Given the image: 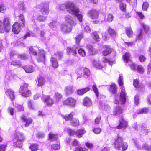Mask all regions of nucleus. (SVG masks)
<instances>
[{
	"mask_svg": "<svg viewBox=\"0 0 151 151\" xmlns=\"http://www.w3.org/2000/svg\"><path fill=\"white\" fill-rule=\"evenodd\" d=\"M65 8L67 12L71 14H75L79 11L78 9L74 3L68 2L65 4H63L60 7V9L63 10Z\"/></svg>",
	"mask_w": 151,
	"mask_h": 151,
	"instance_id": "obj_1",
	"label": "nucleus"
},
{
	"mask_svg": "<svg viewBox=\"0 0 151 151\" xmlns=\"http://www.w3.org/2000/svg\"><path fill=\"white\" fill-rule=\"evenodd\" d=\"M38 50L39 52L38 53L39 57L37 58V60L39 62L44 61L45 59L44 51L42 50H40L37 47H31L29 48V52L33 55H36L37 54V51Z\"/></svg>",
	"mask_w": 151,
	"mask_h": 151,
	"instance_id": "obj_2",
	"label": "nucleus"
},
{
	"mask_svg": "<svg viewBox=\"0 0 151 151\" xmlns=\"http://www.w3.org/2000/svg\"><path fill=\"white\" fill-rule=\"evenodd\" d=\"M10 29V24L9 18H4L3 21L0 19V33H3L5 31L8 32Z\"/></svg>",
	"mask_w": 151,
	"mask_h": 151,
	"instance_id": "obj_3",
	"label": "nucleus"
},
{
	"mask_svg": "<svg viewBox=\"0 0 151 151\" xmlns=\"http://www.w3.org/2000/svg\"><path fill=\"white\" fill-rule=\"evenodd\" d=\"M123 77L121 76H119L118 80V82L119 85L121 86L120 88L121 91L120 93V97L119 99V101L122 104H124L126 102V93H125V90L124 87L123 86Z\"/></svg>",
	"mask_w": 151,
	"mask_h": 151,
	"instance_id": "obj_4",
	"label": "nucleus"
},
{
	"mask_svg": "<svg viewBox=\"0 0 151 151\" xmlns=\"http://www.w3.org/2000/svg\"><path fill=\"white\" fill-rule=\"evenodd\" d=\"M115 142L114 143L115 147L116 149H119L122 145V149L123 150H126L128 147L127 143L126 142L122 143V137L119 136L118 135L116 139H115Z\"/></svg>",
	"mask_w": 151,
	"mask_h": 151,
	"instance_id": "obj_5",
	"label": "nucleus"
},
{
	"mask_svg": "<svg viewBox=\"0 0 151 151\" xmlns=\"http://www.w3.org/2000/svg\"><path fill=\"white\" fill-rule=\"evenodd\" d=\"M29 85L27 83H24L21 86L19 89V92L21 95L24 97H28L31 94V91L28 89Z\"/></svg>",
	"mask_w": 151,
	"mask_h": 151,
	"instance_id": "obj_6",
	"label": "nucleus"
},
{
	"mask_svg": "<svg viewBox=\"0 0 151 151\" xmlns=\"http://www.w3.org/2000/svg\"><path fill=\"white\" fill-rule=\"evenodd\" d=\"M64 19L67 24L72 26H75L77 24V23L74 20L73 17L69 15H67L65 16Z\"/></svg>",
	"mask_w": 151,
	"mask_h": 151,
	"instance_id": "obj_7",
	"label": "nucleus"
},
{
	"mask_svg": "<svg viewBox=\"0 0 151 151\" xmlns=\"http://www.w3.org/2000/svg\"><path fill=\"white\" fill-rule=\"evenodd\" d=\"M73 26L67 24H63L60 26L61 31L63 33H69L72 30Z\"/></svg>",
	"mask_w": 151,
	"mask_h": 151,
	"instance_id": "obj_8",
	"label": "nucleus"
},
{
	"mask_svg": "<svg viewBox=\"0 0 151 151\" xmlns=\"http://www.w3.org/2000/svg\"><path fill=\"white\" fill-rule=\"evenodd\" d=\"M76 102V100L74 98L70 97L68 98L65 100L63 101L64 104L68 105L70 107H74Z\"/></svg>",
	"mask_w": 151,
	"mask_h": 151,
	"instance_id": "obj_9",
	"label": "nucleus"
},
{
	"mask_svg": "<svg viewBox=\"0 0 151 151\" xmlns=\"http://www.w3.org/2000/svg\"><path fill=\"white\" fill-rule=\"evenodd\" d=\"M24 26L22 24L21 25L19 23L15 22L12 26V31L14 33L18 34L20 31L21 27Z\"/></svg>",
	"mask_w": 151,
	"mask_h": 151,
	"instance_id": "obj_10",
	"label": "nucleus"
},
{
	"mask_svg": "<svg viewBox=\"0 0 151 151\" xmlns=\"http://www.w3.org/2000/svg\"><path fill=\"white\" fill-rule=\"evenodd\" d=\"M128 126L127 122L122 117L119 119V125L116 127V128L118 129H120L122 127L126 128Z\"/></svg>",
	"mask_w": 151,
	"mask_h": 151,
	"instance_id": "obj_11",
	"label": "nucleus"
},
{
	"mask_svg": "<svg viewBox=\"0 0 151 151\" xmlns=\"http://www.w3.org/2000/svg\"><path fill=\"white\" fill-rule=\"evenodd\" d=\"M41 6L42 14L43 15H47L49 13L48 4L47 3L42 4H41Z\"/></svg>",
	"mask_w": 151,
	"mask_h": 151,
	"instance_id": "obj_12",
	"label": "nucleus"
},
{
	"mask_svg": "<svg viewBox=\"0 0 151 151\" xmlns=\"http://www.w3.org/2000/svg\"><path fill=\"white\" fill-rule=\"evenodd\" d=\"M42 98V101L49 106H51L53 103V100L49 96H43Z\"/></svg>",
	"mask_w": 151,
	"mask_h": 151,
	"instance_id": "obj_13",
	"label": "nucleus"
},
{
	"mask_svg": "<svg viewBox=\"0 0 151 151\" xmlns=\"http://www.w3.org/2000/svg\"><path fill=\"white\" fill-rule=\"evenodd\" d=\"M88 16L91 19H95L97 18L99 13L95 10H91L88 12Z\"/></svg>",
	"mask_w": 151,
	"mask_h": 151,
	"instance_id": "obj_14",
	"label": "nucleus"
},
{
	"mask_svg": "<svg viewBox=\"0 0 151 151\" xmlns=\"http://www.w3.org/2000/svg\"><path fill=\"white\" fill-rule=\"evenodd\" d=\"M86 48L90 55H93L97 53V50L95 47L91 45H88L86 46Z\"/></svg>",
	"mask_w": 151,
	"mask_h": 151,
	"instance_id": "obj_15",
	"label": "nucleus"
},
{
	"mask_svg": "<svg viewBox=\"0 0 151 151\" xmlns=\"http://www.w3.org/2000/svg\"><path fill=\"white\" fill-rule=\"evenodd\" d=\"M22 120L25 123V126L27 127L29 126L32 122V120L31 118H26L24 115H22L21 116Z\"/></svg>",
	"mask_w": 151,
	"mask_h": 151,
	"instance_id": "obj_16",
	"label": "nucleus"
},
{
	"mask_svg": "<svg viewBox=\"0 0 151 151\" xmlns=\"http://www.w3.org/2000/svg\"><path fill=\"white\" fill-rule=\"evenodd\" d=\"M77 49V47L74 46L73 47H68L67 49V53L68 54H72L73 55H75L77 53L76 49Z\"/></svg>",
	"mask_w": 151,
	"mask_h": 151,
	"instance_id": "obj_17",
	"label": "nucleus"
},
{
	"mask_svg": "<svg viewBox=\"0 0 151 151\" xmlns=\"http://www.w3.org/2000/svg\"><path fill=\"white\" fill-rule=\"evenodd\" d=\"M92 103L91 100L87 97L84 98L83 99V103L85 106H89L92 105Z\"/></svg>",
	"mask_w": 151,
	"mask_h": 151,
	"instance_id": "obj_18",
	"label": "nucleus"
},
{
	"mask_svg": "<svg viewBox=\"0 0 151 151\" xmlns=\"http://www.w3.org/2000/svg\"><path fill=\"white\" fill-rule=\"evenodd\" d=\"M102 47L104 50L103 52V54L104 55H107L111 52V49L109 46L104 45Z\"/></svg>",
	"mask_w": 151,
	"mask_h": 151,
	"instance_id": "obj_19",
	"label": "nucleus"
},
{
	"mask_svg": "<svg viewBox=\"0 0 151 151\" xmlns=\"http://www.w3.org/2000/svg\"><path fill=\"white\" fill-rule=\"evenodd\" d=\"M25 139L24 134L20 132H17L16 134L15 139L21 142H23Z\"/></svg>",
	"mask_w": 151,
	"mask_h": 151,
	"instance_id": "obj_20",
	"label": "nucleus"
},
{
	"mask_svg": "<svg viewBox=\"0 0 151 151\" xmlns=\"http://www.w3.org/2000/svg\"><path fill=\"white\" fill-rule=\"evenodd\" d=\"M6 94L9 96L11 100H13L14 98V92L11 89H8L5 91Z\"/></svg>",
	"mask_w": 151,
	"mask_h": 151,
	"instance_id": "obj_21",
	"label": "nucleus"
},
{
	"mask_svg": "<svg viewBox=\"0 0 151 151\" xmlns=\"http://www.w3.org/2000/svg\"><path fill=\"white\" fill-rule=\"evenodd\" d=\"M28 108L31 110H34L37 108V106L33 103L32 101L29 100L28 101Z\"/></svg>",
	"mask_w": 151,
	"mask_h": 151,
	"instance_id": "obj_22",
	"label": "nucleus"
},
{
	"mask_svg": "<svg viewBox=\"0 0 151 151\" xmlns=\"http://www.w3.org/2000/svg\"><path fill=\"white\" fill-rule=\"evenodd\" d=\"M23 68L27 73H31L34 70V67L31 65H27L23 67Z\"/></svg>",
	"mask_w": 151,
	"mask_h": 151,
	"instance_id": "obj_23",
	"label": "nucleus"
},
{
	"mask_svg": "<svg viewBox=\"0 0 151 151\" xmlns=\"http://www.w3.org/2000/svg\"><path fill=\"white\" fill-rule=\"evenodd\" d=\"M74 91L73 87L72 86H68L65 88V92L67 95L72 94Z\"/></svg>",
	"mask_w": 151,
	"mask_h": 151,
	"instance_id": "obj_24",
	"label": "nucleus"
},
{
	"mask_svg": "<svg viewBox=\"0 0 151 151\" xmlns=\"http://www.w3.org/2000/svg\"><path fill=\"white\" fill-rule=\"evenodd\" d=\"M18 9L24 12L26 11V8L25 6L24 3L22 1L19 2L18 4Z\"/></svg>",
	"mask_w": 151,
	"mask_h": 151,
	"instance_id": "obj_25",
	"label": "nucleus"
},
{
	"mask_svg": "<svg viewBox=\"0 0 151 151\" xmlns=\"http://www.w3.org/2000/svg\"><path fill=\"white\" fill-rule=\"evenodd\" d=\"M90 90V88L88 87H87L82 89L77 90V93L79 95H82L84 94Z\"/></svg>",
	"mask_w": 151,
	"mask_h": 151,
	"instance_id": "obj_26",
	"label": "nucleus"
},
{
	"mask_svg": "<svg viewBox=\"0 0 151 151\" xmlns=\"http://www.w3.org/2000/svg\"><path fill=\"white\" fill-rule=\"evenodd\" d=\"M14 78V76L12 75L10 73H6L5 76L6 80L9 81H13Z\"/></svg>",
	"mask_w": 151,
	"mask_h": 151,
	"instance_id": "obj_27",
	"label": "nucleus"
},
{
	"mask_svg": "<svg viewBox=\"0 0 151 151\" xmlns=\"http://www.w3.org/2000/svg\"><path fill=\"white\" fill-rule=\"evenodd\" d=\"M131 55L129 53H126L122 56L124 61L126 62H128L129 61L131 62L130 59Z\"/></svg>",
	"mask_w": 151,
	"mask_h": 151,
	"instance_id": "obj_28",
	"label": "nucleus"
},
{
	"mask_svg": "<svg viewBox=\"0 0 151 151\" xmlns=\"http://www.w3.org/2000/svg\"><path fill=\"white\" fill-rule=\"evenodd\" d=\"M74 115V113L73 112H72L68 115H62V116L65 120H70Z\"/></svg>",
	"mask_w": 151,
	"mask_h": 151,
	"instance_id": "obj_29",
	"label": "nucleus"
},
{
	"mask_svg": "<svg viewBox=\"0 0 151 151\" xmlns=\"http://www.w3.org/2000/svg\"><path fill=\"white\" fill-rule=\"evenodd\" d=\"M138 150H139L142 149H145V150L150 151L151 150V147L150 146L147 145H144L142 147L140 145H138L137 146Z\"/></svg>",
	"mask_w": 151,
	"mask_h": 151,
	"instance_id": "obj_30",
	"label": "nucleus"
},
{
	"mask_svg": "<svg viewBox=\"0 0 151 151\" xmlns=\"http://www.w3.org/2000/svg\"><path fill=\"white\" fill-rule=\"evenodd\" d=\"M52 65L54 68H57L58 66V64L56 59H55L54 57H52L51 59Z\"/></svg>",
	"mask_w": 151,
	"mask_h": 151,
	"instance_id": "obj_31",
	"label": "nucleus"
},
{
	"mask_svg": "<svg viewBox=\"0 0 151 151\" xmlns=\"http://www.w3.org/2000/svg\"><path fill=\"white\" fill-rule=\"evenodd\" d=\"M62 95L60 93L57 92L55 93L54 98L56 101H59L62 98Z\"/></svg>",
	"mask_w": 151,
	"mask_h": 151,
	"instance_id": "obj_32",
	"label": "nucleus"
},
{
	"mask_svg": "<svg viewBox=\"0 0 151 151\" xmlns=\"http://www.w3.org/2000/svg\"><path fill=\"white\" fill-rule=\"evenodd\" d=\"M86 131L84 129H80L77 130L76 132V134L77 136L79 138L81 137L82 135L86 132Z\"/></svg>",
	"mask_w": 151,
	"mask_h": 151,
	"instance_id": "obj_33",
	"label": "nucleus"
},
{
	"mask_svg": "<svg viewBox=\"0 0 151 151\" xmlns=\"http://www.w3.org/2000/svg\"><path fill=\"white\" fill-rule=\"evenodd\" d=\"M58 136L57 135L50 132L49 134V139L51 141L56 140L57 139Z\"/></svg>",
	"mask_w": 151,
	"mask_h": 151,
	"instance_id": "obj_34",
	"label": "nucleus"
},
{
	"mask_svg": "<svg viewBox=\"0 0 151 151\" xmlns=\"http://www.w3.org/2000/svg\"><path fill=\"white\" fill-rule=\"evenodd\" d=\"M83 37V35L82 34H81L78 35L75 38L76 44L78 45L79 44L80 41Z\"/></svg>",
	"mask_w": 151,
	"mask_h": 151,
	"instance_id": "obj_35",
	"label": "nucleus"
},
{
	"mask_svg": "<svg viewBox=\"0 0 151 151\" xmlns=\"http://www.w3.org/2000/svg\"><path fill=\"white\" fill-rule=\"evenodd\" d=\"M114 18V17L112 14L109 13L108 14L106 17V20L109 22H112Z\"/></svg>",
	"mask_w": 151,
	"mask_h": 151,
	"instance_id": "obj_36",
	"label": "nucleus"
},
{
	"mask_svg": "<svg viewBox=\"0 0 151 151\" xmlns=\"http://www.w3.org/2000/svg\"><path fill=\"white\" fill-rule=\"evenodd\" d=\"M32 151H40L38 149V146L36 144H33L29 147Z\"/></svg>",
	"mask_w": 151,
	"mask_h": 151,
	"instance_id": "obj_37",
	"label": "nucleus"
},
{
	"mask_svg": "<svg viewBox=\"0 0 151 151\" xmlns=\"http://www.w3.org/2000/svg\"><path fill=\"white\" fill-rule=\"evenodd\" d=\"M23 142L17 140L16 141L14 142V146L20 148L22 147V143Z\"/></svg>",
	"mask_w": 151,
	"mask_h": 151,
	"instance_id": "obj_38",
	"label": "nucleus"
},
{
	"mask_svg": "<svg viewBox=\"0 0 151 151\" xmlns=\"http://www.w3.org/2000/svg\"><path fill=\"white\" fill-rule=\"evenodd\" d=\"M126 31L127 35L129 37H130L133 35V32L130 27L127 28Z\"/></svg>",
	"mask_w": 151,
	"mask_h": 151,
	"instance_id": "obj_39",
	"label": "nucleus"
},
{
	"mask_svg": "<svg viewBox=\"0 0 151 151\" xmlns=\"http://www.w3.org/2000/svg\"><path fill=\"white\" fill-rule=\"evenodd\" d=\"M40 36L42 39H48V35L46 33H45L44 30H41L40 31Z\"/></svg>",
	"mask_w": 151,
	"mask_h": 151,
	"instance_id": "obj_40",
	"label": "nucleus"
},
{
	"mask_svg": "<svg viewBox=\"0 0 151 151\" xmlns=\"http://www.w3.org/2000/svg\"><path fill=\"white\" fill-rule=\"evenodd\" d=\"M19 21H21V23H22V24L23 26L25 25V21L23 15L22 14L18 16Z\"/></svg>",
	"mask_w": 151,
	"mask_h": 151,
	"instance_id": "obj_41",
	"label": "nucleus"
},
{
	"mask_svg": "<svg viewBox=\"0 0 151 151\" xmlns=\"http://www.w3.org/2000/svg\"><path fill=\"white\" fill-rule=\"evenodd\" d=\"M14 106L19 111H22L24 110V108L23 106L19 104H18L15 103L14 104Z\"/></svg>",
	"mask_w": 151,
	"mask_h": 151,
	"instance_id": "obj_42",
	"label": "nucleus"
},
{
	"mask_svg": "<svg viewBox=\"0 0 151 151\" xmlns=\"http://www.w3.org/2000/svg\"><path fill=\"white\" fill-rule=\"evenodd\" d=\"M111 90L113 93H116L117 87L116 85L112 84L110 85Z\"/></svg>",
	"mask_w": 151,
	"mask_h": 151,
	"instance_id": "obj_43",
	"label": "nucleus"
},
{
	"mask_svg": "<svg viewBox=\"0 0 151 151\" xmlns=\"http://www.w3.org/2000/svg\"><path fill=\"white\" fill-rule=\"evenodd\" d=\"M78 10V12L76 13V14H73L76 15V16L77 17V18L78 20L79 21L81 22L82 21L83 16L82 14H78V12H79V9Z\"/></svg>",
	"mask_w": 151,
	"mask_h": 151,
	"instance_id": "obj_44",
	"label": "nucleus"
},
{
	"mask_svg": "<svg viewBox=\"0 0 151 151\" xmlns=\"http://www.w3.org/2000/svg\"><path fill=\"white\" fill-rule=\"evenodd\" d=\"M71 124L74 126H76L79 125V121L77 119H73L70 122Z\"/></svg>",
	"mask_w": 151,
	"mask_h": 151,
	"instance_id": "obj_45",
	"label": "nucleus"
},
{
	"mask_svg": "<svg viewBox=\"0 0 151 151\" xmlns=\"http://www.w3.org/2000/svg\"><path fill=\"white\" fill-rule=\"evenodd\" d=\"M119 8L120 10L122 11L125 12L126 11V5L123 3H121L119 4Z\"/></svg>",
	"mask_w": 151,
	"mask_h": 151,
	"instance_id": "obj_46",
	"label": "nucleus"
},
{
	"mask_svg": "<svg viewBox=\"0 0 151 151\" xmlns=\"http://www.w3.org/2000/svg\"><path fill=\"white\" fill-rule=\"evenodd\" d=\"M45 80L44 78L42 77H40L38 80V86H41L44 85L45 83Z\"/></svg>",
	"mask_w": 151,
	"mask_h": 151,
	"instance_id": "obj_47",
	"label": "nucleus"
},
{
	"mask_svg": "<svg viewBox=\"0 0 151 151\" xmlns=\"http://www.w3.org/2000/svg\"><path fill=\"white\" fill-rule=\"evenodd\" d=\"M108 32L111 36H114L116 35V32L114 30L110 28H109L108 29Z\"/></svg>",
	"mask_w": 151,
	"mask_h": 151,
	"instance_id": "obj_48",
	"label": "nucleus"
},
{
	"mask_svg": "<svg viewBox=\"0 0 151 151\" xmlns=\"http://www.w3.org/2000/svg\"><path fill=\"white\" fill-rule=\"evenodd\" d=\"M93 38L96 41H98L100 40V38L99 37L97 32H93Z\"/></svg>",
	"mask_w": 151,
	"mask_h": 151,
	"instance_id": "obj_49",
	"label": "nucleus"
},
{
	"mask_svg": "<svg viewBox=\"0 0 151 151\" xmlns=\"http://www.w3.org/2000/svg\"><path fill=\"white\" fill-rule=\"evenodd\" d=\"M11 64L12 65L16 66H20L21 65V64L19 61H16L15 60H13L12 61Z\"/></svg>",
	"mask_w": 151,
	"mask_h": 151,
	"instance_id": "obj_50",
	"label": "nucleus"
},
{
	"mask_svg": "<svg viewBox=\"0 0 151 151\" xmlns=\"http://www.w3.org/2000/svg\"><path fill=\"white\" fill-rule=\"evenodd\" d=\"M94 66L98 69H101L103 68L102 66L98 61H96L94 62Z\"/></svg>",
	"mask_w": 151,
	"mask_h": 151,
	"instance_id": "obj_51",
	"label": "nucleus"
},
{
	"mask_svg": "<svg viewBox=\"0 0 151 151\" xmlns=\"http://www.w3.org/2000/svg\"><path fill=\"white\" fill-rule=\"evenodd\" d=\"M92 89L94 92L95 93L96 97H98V95L99 94V93L96 85H94L93 86Z\"/></svg>",
	"mask_w": 151,
	"mask_h": 151,
	"instance_id": "obj_52",
	"label": "nucleus"
},
{
	"mask_svg": "<svg viewBox=\"0 0 151 151\" xmlns=\"http://www.w3.org/2000/svg\"><path fill=\"white\" fill-rule=\"evenodd\" d=\"M78 78L81 77L83 76V74L82 73V68H79L77 70Z\"/></svg>",
	"mask_w": 151,
	"mask_h": 151,
	"instance_id": "obj_53",
	"label": "nucleus"
},
{
	"mask_svg": "<svg viewBox=\"0 0 151 151\" xmlns=\"http://www.w3.org/2000/svg\"><path fill=\"white\" fill-rule=\"evenodd\" d=\"M148 132V129L145 127H143L141 129V134H146Z\"/></svg>",
	"mask_w": 151,
	"mask_h": 151,
	"instance_id": "obj_54",
	"label": "nucleus"
},
{
	"mask_svg": "<svg viewBox=\"0 0 151 151\" xmlns=\"http://www.w3.org/2000/svg\"><path fill=\"white\" fill-rule=\"evenodd\" d=\"M83 75H86L88 76L90 75V72L88 69L86 68H83Z\"/></svg>",
	"mask_w": 151,
	"mask_h": 151,
	"instance_id": "obj_55",
	"label": "nucleus"
},
{
	"mask_svg": "<svg viewBox=\"0 0 151 151\" xmlns=\"http://www.w3.org/2000/svg\"><path fill=\"white\" fill-rule=\"evenodd\" d=\"M148 111V109L147 108H143L137 112L138 114H146Z\"/></svg>",
	"mask_w": 151,
	"mask_h": 151,
	"instance_id": "obj_56",
	"label": "nucleus"
},
{
	"mask_svg": "<svg viewBox=\"0 0 151 151\" xmlns=\"http://www.w3.org/2000/svg\"><path fill=\"white\" fill-rule=\"evenodd\" d=\"M93 131L95 134H98L101 132V129L99 127L94 128L93 129Z\"/></svg>",
	"mask_w": 151,
	"mask_h": 151,
	"instance_id": "obj_57",
	"label": "nucleus"
},
{
	"mask_svg": "<svg viewBox=\"0 0 151 151\" xmlns=\"http://www.w3.org/2000/svg\"><path fill=\"white\" fill-rule=\"evenodd\" d=\"M74 151H88V149L86 148H83L80 146H78L76 148Z\"/></svg>",
	"mask_w": 151,
	"mask_h": 151,
	"instance_id": "obj_58",
	"label": "nucleus"
},
{
	"mask_svg": "<svg viewBox=\"0 0 151 151\" xmlns=\"http://www.w3.org/2000/svg\"><path fill=\"white\" fill-rule=\"evenodd\" d=\"M123 112L122 110L120 107H117L116 109V111L114 112V114L116 115V114H120L122 113Z\"/></svg>",
	"mask_w": 151,
	"mask_h": 151,
	"instance_id": "obj_59",
	"label": "nucleus"
},
{
	"mask_svg": "<svg viewBox=\"0 0 151 151\" xmlns=\"http://www.w3.org/2000/svg\"><path fill=\"white\" fill-rule=\"evenodd\" d=\"M60 147L59 143H58L57 144H54L51 145V148L54 150L59 149Z\"/></svg>",
	"mask_w": 151,
	"mask_h": 151,
	"instance_id": "obj_60",
	"label": "nucleus"
},
{
	"mask_svg": "<svg viewBox=\"0 0 151 151\" xmlns=\"http://www.w3.org/2000/svg\"><path fill=\"white\" fill-rule=\"evenodd\" d=\"M78 53L82 57H84L86 55L85 51L82 49H80L78 50Z\"/></svg>",
	"mask_w": 151,
	"mask_h": 151,
	"instance_id": "obj_61",
	"label": "nucleus"
},
{
	"mask_svg": "<svg viewBox=\"0 0 151 151\" xmlns=\"http://www.w3.org/2000/svg\"><path fill=\"white\" fill-rule=\"evenodd\" d=\"M133 85L136 88L139 87V80L137 79H134L133 80Z\"/></svg>",
	"mask_w": 151,
	"mask_h": 151,
	"instance_id": "obj_62",
	"label": "nucleus"
},
{
	"mask_svg": "<svg viewBox=\"0 0 151 151\" xmlns=\"http://www.w3.org/2000/svg\"><path fill=\"white\" fill-rule=\"evenodd\" d=\"M48 25L50 28H55L56 27L57 22L55 21H53L49 23Z\"/></svg>",
	"mask_w": 151,
	"mask_h": 151,
	"instance_id": "obj_63",
	"label": "nucleus"
},
{
	"mask_svg": "<svg viewBox=\"0 0 151 151\" xmlns=\"http://www.w3.org/2000/svg\"><path fill=\"white\" fill-rule=\"evenodd\" d=\"M6 7L4 4L0 5V12H4L6 10Z\"/></svg>",
	"mask_w": 151,
	"mask_h": 151,
	"instance_id": "obj_64",
	"label": "nucleus"
}]
</instances>
